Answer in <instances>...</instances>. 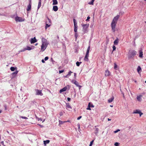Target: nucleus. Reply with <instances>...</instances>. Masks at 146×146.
Listing matches in <instances>:
<instances>
[{"label": "nucleus", "instance_id": "obj_1", "mask_svg": "<svg viewBox=\"0 0 146 146\" xmlns=\"http://www.w3.org/2000/svg\"><path fill=\"white\" fill-rule=\"evenodd\" d=\"M42 44L41 46L40 51L43 52L46 49L49 43L47 40L44 38H42Z\"/></svg>", "mask_w": 146, "mask_h": 146}, {"label": "nucleus", "instance_id": "obj_2", "mask_svg": "<svg viewBox=\"0 0 146 146\" xmlns=\"http://www.w3.org/2000/svg\"><path fill=\"white\" fill-rule=\"evenodd\" d=\"M119 17V15H117L113 19L111 23V27L112 30L113 32L115 31V27L117 23V21Z\"/></svg>", "mask_w": 146, "mask_h": 146}, {"label": "nucleus", "instance_id": "obj_3", "mask_svg": "<svg viewBox=\"0 0 146 146\" xmlns=\"http://www.w3.org/2000/svg\"><path fill=\"white\" fill-rule=\"evenodd\" d=\"M70 86L69 85H68L66 86L61 89L60 90V93H61L63 92L66 91V90H69L70 89Z\"/></svg>", "mask_w": 146, "mask_h": 146}, {"label": "nucleus", "instance_id": "obj_4", "mask_svg": "<svg viewBox=\"0 0 146 146\" xmlns=\"http://www.w3.org/2000/svg\"><path fill=\"white\" fill-rule=\"evenodd\" d=\"M129 57L130 58L134 57L136 54V52L134 50H132L129 52Z\"/></svg>", "mask_w": 146, "mask_h": 146}, {"label": "nucleus", "instance_id": "obj_5", "mask_svg": "<svg viewBox=\"0 0 146 146\" xmlns=\"http://www.w3.org/2000/svg\"><path fill=\"white\" fill-rule=\"evenodd\" d=\"M89 24H82V25L83 27V31L85 32L87 30V29L89 27Z\"/></svg>", "mask_w": 146, "mask_h": 146}, {"label": "nucleus", "instance_id": "obj_6", "mask_svg": "<svg viewBox=\"0 0 146 146\" xmlns=\"http://www.w3.org/2000/svg\"><path fill=\"white\" fill-rule=\"evenodd\" d=\"M72 82L74 84H75L77 87H79V89H80V88L82 87V86H80L79 84V83L76 80H72Z\"/></svg>", "mask_w": 146, "mask_h": 146}, {"label": "nucleus", "instance_id": "obj_7", "mask_svg": "<svg viewBox=\"0 0 146 146\" xmlns=\"http://www.w3.org/2000/svg\"><path fill=\"white\" fill-rule=\"evenodd\" d=\"M15 20L16 21L19 22H22L24 21L22 18L17 16L15 17Z\"/></svg>", "mask_w": 146, "mask_h": 146}, {"label": "nucleus", "instance_id": "obj_8", "mask_svg": "<svg viewBox=\"0 0 146 146\" xmlns=\"http://www.w3.org/2000/svg\"><path fill=\"white\" fill-rule=\"evenodd\" d=\"M36 95L42 96L43 95V94L41 90H36Z\"/></svg>", "mask_w": 146, "mask_h": 146}, {"label": "nucleus", "instance_id": "obj_9", "mask_svg": "<svg viewBox=\"0 0 146 146\" xmlns=\"http://www.w3.org/2000/svg\"><path fill=\"white\" fill-rule=\"evenodd\" d=\"M133 113H139V115L140 116H141V115H142L143 113H141L140 110H135L133 112Z\"/></svg>", "mask_w": 146, "mask_h": 146}, {"label": "nucleus", "instance_id": "obj_10", "mask_svg": "<svg viewBox=\"0 0 146 146\" xmlns=\"http://www.w3.org/2000/svg\"><path fill=\"white\" fill-rule=\"evenodd\" d=\"M31 0L29 1V4L27 7V11H29L31 10Z\"/></svg>", "mask_w": 146, "mask_h": 146}, {"label": "nucleus", "instance_id": "obj_11", "mask_svg": "<svg viewBox=\"0 0 146 146\" xmlns=\"http://www.w3.org/2000/svg\"><path fill=\"white\" fill-rule=\"evenodd\" d=\"M66 109L69 110H70L72 109V108L70 105L69 104V103H66Z\"/></svg>", "mask_w": 146, "mask_h": 146}, {"label": "nucleus", "instance_id": "obj_12", "mask_svg": "<svg viewBox=\"0 0 146 146\" xmlns=\"http://www.w3.org/2000/svg\"><path fill=\"white\" fill-rule=\"evenodd\" d=\"M37 42V40L36 39L35 37H34L33 38H32L31 40V43L33 44Z\"/></svg>", "mask_w": 146, "mask_h": 146}, {"label": "nucleus", "instance_id": "obj_13", "mask_svg": "<svg viewBox=\"0 0 146 146\" xmlns=\"http://www.w3.org/2000/svg\"><path fill=\"white\" fill-rule=\"evenodd\" d=\"M47 20L46 21V23L51 25V20L48 17H47Z\"/></svg>", "mask_w": 146, "mask_h": 146}, {"label": "nucleus", "instance_id": "obj_14", "mask_svg": "<svg viewBox=\"0 0 146 146\" xmlns=\"http://www.w3.org/2000/svg\"><path fill=\"white\" fill-rule=\"evenodd\" d=\"M88 57H89V55H87V54H86L85 56L84 59V60L86 61H87V62L89 60V59L88 58Z\"/></svg>", "mask_w": 146, "mask_h": 146}, {"label": "nucleus", "instance_id": "obj_15", "mask_svg": "<svg viewBox=\"0 0 146 146\" xmlns=\"http://www.w3.org/2000/svg\"><path fill=\"white\" fill-rule=\"evenodd\" d=\"M139 57L140 58H142L143 55V52L142 49L140 50L139 51Z\"/></svg>", "mask_w": 146, "mask_h": 146}, {"label": "nucleus", "instance_id": "obj_16", "mask_svg": "<svg viewBox=\"0 0 146 146\" xmlns=\"http://www.w3.org/2000/svg\"><path fill=\"white\" fill-rule=\"evenodd\" d=\"M110 75V72L108 70H106L105 71V76H107Z\"/></svg>", "mask_w": 146, "mask_h": 146}, {"label": "nucleus", "instance_id": "obj_17", "mask_svg": "<svg viewBox=\"0 0 146 146\" xmlns=\"http://www.w3.org/2000/svg\"><path fill=\"white\" fill-rule=\"evenodd\" d=\"M53 10L55 11H56L58 10V8L56 6H54L53 7Z\"/></svg>", "mask_w": 146, "mask_h": 146}, {"label": "nucleus", "instance_id": "obj_18", "mask_svg": "<svg viewBox=\"0 0 146 146\" xmlns=\"http://www.w3.org/2000/svg\"><path fill=\"white\" fill-rule=\"evenodd\" d=\"M118 39L117 38L113 42L114 44L117 45L118 43Z\"/></svg>", "mask_w": 146, "mask_h": 146}, {"label": "nucleus", "instance_id": "obj_19", "mask_svg": "<svg viewBox=\"0 0 146 146\" xmlns=\"http://www.w3.org/2000/svg\"><path fill=\"white\" fill-rule=\"evenodd\" d=\"M53 3V5H56L58 4V1L57 0H52Z\"/></svg>", "mask_w": 146, "mask_h": 146}, {"label": "nucleus", "instance_id": "obj_20", "mask_svg": "<svg viewBox=\"0 0 146 146\" xmlns=\"http://www.w3.org/2000/svg\"><path fill=\"white\" fill-rule=\"evenodd\" d=\"M142 97V95H139L137 97V99L139 101H140L141 100V97Z\"/></svg>", "mask_w": 146, "mask_h": 146}, {"label": "nucleus", "instance_id": "obj_21", "mask_svg": "<svg viewBox=\"0 0 146 146\" xmlns=\"http://www.w3.org/2000/svg\"><path fill=\"white\" fill-rule=\"evenodd\" d=\"M137 70V72L139 73H140V71H141V67L139 66L138 67Z\"/></svg>", "mask_w": 146, "mask_h": 146}, {"label": "nucleus", "instance_id": "obj_22", "mask_svg": "<svg viewBox=\"0 0 146 146\" xmlns=\"http://www.w3.org/2000/svg\"><path fill=\"white\" fill-rule=\"evenodd\" d=\"M113 99H114V98L113 97H112L111 98L109 99V100H108V102L109 103H111V102H112L113 100Z\"/></svg>", "mask_w": 146, "mask_h": 146}, {"label": "nucleus", "instance_id": "obj_23", "mask_svg": "<svg viewBox=\"0 0 146 146\" xmlns=\"http://www.w3.org/2000/svg\"><path fill=\"white\" fill-rule=\"evenodd\" d=\"M99 129L98 128H96L95 129L94 133L96 135H97L99 132Z\"/></svg>", "mask_w": 146, "mask_h": 146}, {"label": "nucleus", "instance_id": "obj_24", "mask_svg": "<svg viewBox=\"0 0 146 146\" xmlns=\"http://www.w3.org/2000/svg\"><path fill=\"white\" fill-rule=\"evenodd\" d=\"M78 26L77 25L74 26V31L75 33H77Z\"/></svg>", "mask_w": 146, "mask_h": 146}, {"label": "nucleus", "instance_id": "obj_25", "mask_svg": "<svg viewBox=\"0 0 146 146\" xmlns=\"http://www.w3.org/2000/svg\"><path fill=\"white\" fill-rule=\"evenodd\" d=\"M41 1H39L38 5V9L40 7L41 5Z\"/></svg>", "mask_w": 146, "mask_h": 146}, {"label": "nucleus", "instance_id": "obj_26", "mask_svg": "<svg viewBox=\"0 0 146 146\" xmlns=\"http://www.w3.org/2000/svg\"><path fill=\"white\" fill-rule=\"evenodd\" d=\"M50 142V141L49 140H47L44 141V145H46V144Z\"/></svg>", "mask_w": 146, "mask_h": 146}, {"label": "nucleus", "instance_id": "obj_27", "mask_svg": "<svg viewBox=\"0 0 146 146\" xmlns=\"http://www.w3.org/2000/svg\"><path fill=\"white\" fill-rule=\"evenodd\" d=\"M50 25H51L46 23V26L45 27V29H46L48 28L49 27Z\"/></svg>", "mask_w": 146, "mask_h": 146}, {"label": "nucleus", "instance_id": "obj_28", "mask_svg": "<svg viewBox=\"0 0 146 146\" xmlns=\"http://www.w3.org/2000/svg\"><path fill=\"white\" fill-rule=\"evenodd\" d=\"M91 103H89L88 104V107L86 108L87 110H91V109L90 108V106H91Z\"/></svg>", "mask_w": 146, "mask_h": 146}, {"label": "nucleus", "instance_id": "obj_29", "mask_svg": "<svg viewBox=\"0 0 146 146\" xmlns=\"http://www.w3.org/2000/svg\"><path fill=\"white\" fill-rule=\"evenodd\" d=\"M73 22H74V26L77 25V23L76 21V19H73Z\"/></svg>", "mask_w": 146, "mask_h": 146}, {"label": "nucleus", "instance_id": "obj_30", "mask_svg": "<svg viewBox=\"0 0 146 146\" xmlns=\"http://www.w3.org/2000/svg\"><path fill=\"white\" fill-rule=\"evenodd\" d=\"M25 48L26 50H30L32 49L29 46H27Z\"/></svg>", "mask_w": 146, "mask_h": 146}, {"label": "nucleus", "instance_id": "obj_31", "mask_svg": "<svg viewBox=\"0 0 146 146\" xmlns=\"http://www.w3.org/2000/svg\"><path fill=\"white\" fill-rule=\"evenodd\" d=\"M18 72V71L17 70V71H15V72H13L12 74L13 75L15 76L17 74Z\"/></svg>", "mask_w": 146, "mask_h": 146}, {"label": "nucleus", "instance_id": "obj_32", "mask_svg": "<svg viewBox=\"0 0 146 146\" xmlns=\"http://www.w3.org/2000/svg\"><path fill=\"white\" fill-rule=\"evenodd\" d=\"M94 1L95 0H92L90 2H89L88 3V4L89 5H93L94 4Z\"/></svg>", "mask_w": 146, "mask_h": 146}, {"label": "nucleus", "instance_id": "obj_33", "mask_svg": "<svg viewBox=\"0 0 146 146\" xmlns=\"http://www.w3.org/2000/svg\"><path fill=\"white\" fill-rule=\"evenodd\" d=\"M82 63V62H78V61L76 63V65L77 66H79L80 64Z\"/></svg>", "mask_w": 146, "mask_h": 146}, {"label": "nucleus", "instance_id": "obj_34", "mask_svg": "<svg viewBox=\"0 0 146 146\" xmlns=\"http://www.w3.org/2000/svg\"><path fill=\"white\" fill-rule=\"evenodd\" d=\"M15 68L13 67H11L10 68V70L12 71H14L15 70Z\"/></svg>", "mask_w": 146, "mask_h": 146}, {"label": "nucleus", "instance_id": "obj_35", "mask_svg": "<svg viewBox=\"0 0 146 146\" xmlns=\"http://www.w3.org/2000/svg\"><path fill=\"white\" fill-rule=\"evenodd\" d=\"M72 73V72L71 71H70L69 72H68V74H67L69 76H70L71 74Z\"/></svg>", "mask_w": 146, "mask_h": 146}, {"label": "nucleus", "instance_id": "obj_36", "mask_svg": "<svg viewBox=\"0 0 146 146\" xmlns=\"http://www.w3.org/2000/svg\"><path fill=\"white\" fill-rule=\"evenodd\" d=\"M117 65L116 64L114 63V68L115 70H116V68H117Z\"/></svg>", "mask_w": 146, "mask_h": 146}, {"label": "nucleus", "instance_id": "obj_37", "mask_svg": "<svg viewBox=\"0 0 146 146\" xmlns=\"http://www.w3.org/2000/svg\"><path fill=\"white\" fill-rule=\"evenodd\" d=\"M59 124H62L64 123V122H63L62 121H61L60 120H59Z\"/></svg>", "mask_w": 146, "mask_h": 146}, {"label": "nucleus", "instance_id": "obj_38", "mask_svg": "<svg viewBox=\"0 0 146 146\" xmlns=\"http://www.w3.org/2000/svg\"><path fill=\"white\" fill-rule=\"evenodd\" d=\"M114 145L115 146H119V143L117 142H116L115 143Z\"/></svg>", "mask_w": 146, "mask_h": 146}, {"label": "nucleus", "instance_id": "obj_39", "mask_svg": "<svg viewBox=\"0 0 146 146\" xmlns=\"http://www.w3.org/2000/svg\"><path fill=\"white\" fill-rule=\"evenodd\" d=\"M112 48H113V51L115 50L116 48V47L114 45L113 46Z\"/></svg>", "mask_w": 146, "mask_h": 146}, {"label": "nucleus", "instance_id": "obj_40", "mask_svg": "<svg viewBox=\"0 0 146 146\" xmlns=\"http://www.w3.org/2000/svg\"><path fill=\"white\" fill-rule=\"evenodd\" d=\"M93 141L94 140H92V141L90 142L89 146H92V145Z\"/></svg>", "mask_w": 146, "mask_h": 146}, {"label": "nucleus", "instance_id": "obj_41", "mask_svg": "<svg viewBox=\"0 0 146 146\" xmlns=\"http://www.w3.org/2000/svg\"><path fill=\"white\" fill-rule=\"evenodd\" d=\"M64 72V70H59V74H61V73L63 72Z\"/></svg>", "mask_w": 146, "mask_h": 146}, {"label": "nucleus", "instance_id": "obj_42", "mask_svg": "<svg viewBox=\"0 0 146 146\" xmlns=\"http://www.w3.org/2000/svg\"><path fill=\"white\" fill-rule=\"evenodd\" d=\"M78 35L77 33H75V37L76 38L78 37Z\"/></svg>", "mask_w": 146, "mask_h": 146}, {"label": "nucleus", "instance_id": "obj_43", "mask_svg": "<svg viewBox=\"0 0 146 146\" xmlns=\"http://www.w3.org/2000/svg\"><path fill=\"white\" fill-rule=\"evenodd\" d=\"M90 19V17L88 16L87 17V19L86 20V21H89V19Z\"/></svg>", "mask_w": 146, "mask_h": 146}, {"label": "nucleus", "instance_id": "obj_44", "mask_svg": "<svg viewBox=\"0 0 146 146\" xmlns=\"http://www.w3.org/2000/svg\"><path fill=\"white\" fill-rule=\"evenodd\" d=\"M48 59V56H46V57H45L44 59V60L45 61H46V60H47Z\"/></svg>", "mask_w": 146, "mask_h": 146}, {"label": "nucleus", "instance_id": "obj_45", "mask_svg": "<svg viewBox=\"0 0 146 146\" xmlns=\"http://www.w3.org/2000/svg\"><path fill=\"white\" fill-rule=\"evenodd\" d=\"M120 131V130L119 129H118L116 130V131H114V133H117L119 131Z\"/></svg>", "mask_w": 146, "mask_h": 146}, {"label": "nucleus", "instance_id": "obj_46", "mask_svg": "<svg viewBox=\"0 0 146 146\" xmlns=\"http://www.w3.org/2000/svg\"><path fill=\"white\" fill-rule=\"evenodd\" d=\"M26 50V48H23V49L21 50V52H23V51H25V50Z\"/></svg>", "mask_w": 146, "mask_h": 146}, {"label": "nucleus", "instance_id": "obj_47", "mask_svg": "<svg viewBox=\"0 0 146 146\" xmlns=\"http://www.w3.org/2000/svg\"><path fill=\"white\" fill-rule=\"evenodd\" d=\"M21 118L24 119H27V117L24 116H21Z\"/></svg>", "mask_w": 146, "mask_h": 146}, {"label": "nucleus", "instance_id": "obj_48", "mask_svg": "<svg viewBox=\"0 0 146 146\" xmlns=\"http://www.w3.org/2000/svg\"><path fill=\"white\" fill-rule=\"evenodd\" d=\"M81 118H82V116H80L79 117H78L77 118V119L78 120H79Z\"/></svg>", "mask_w": 146, "mask_h": 146}, {"label": "nucleus", "instance_id": "obj_49", "mask_svg": "<svg viewBox=\"0 0 146 146\" xmlns=\"http://www.w3.org/2000/svg\"><path fill=\"white\" fill-rule=\"evenodd\" d=\"M89 51L87 50L86 53V54L89 55Z\"/></svg>", "mask_w": 146, "mask_h": 146}, {"label": "nucleus", "instance_id": "obj_50", "mask_svg": "<svg viewBox=\"0 0 146 146\" xmlns=\"http://www.w3.org/2000/svg\"><path fill=\"white\" fill-rule=\"evenodd\" d=\"M90 46H89L87 48V50L88 51H90Z\"/></svg>", "mask_w": 146, "mask_h": 146}, {"label": "nucleus", "instance_id": "obj_51", "mask_svg": "<svg viewBox=\"0 0 146 146\" xmlns=\"http://www.w3.org/2000/svg\"><path fill=\"white\" fill-rule=\"evenodd\" d=\"M67 100H68V101H70V98H67Z\"/></svg>", "mask_w": 146, "mask_h": 146}, {"label": "nucleus", "instance_id": "obj_52", "mask_svg": "<svg viewBox=\"0 0 146 146\" xmlns=\"http://www.w3.org/2000/svg\"><path fill=\"white\" fill-rule=\"evenodd\" d=\"M63 113L62 112H60V116L62 115H63Z\"/></svg>", "mask_w": 146, "mask_h": 146}, {"label": "nucleus", "instance_id": "obj_53", "mask_svg": "<svg viewBox=\"0 0 146 146\" xmlns=\"http://www.w3.org/2000/svg\"><path fill=\"white\" fill-rule=\"evenodd\" d=\"M69 77V76L67 75L64 76V77L66 78H68Z\"/></svg>", "mask_w": 146, "mask_h": 146}, {"label": "nucleus", "instance_id": "obj_54", "mask_svg": "<svg viewBox=\"0 0 146 146\" xmlns=\"http://www.w3.org/2000/svg\"><path fill=\"white\" fill-rule=\"evenodd\" d=\"M91 106H90V107H92V108H93L94 107V106H93L92 104H91Z\"/></svg>", "mask_w": 146, "mask_h": 146}, {"label": "nucleus", "instance_id": "obj_55", "mask_svg": "<svg viewBox=\"0 0 146 146\" xmlns=\"http://www.w3.org/2000/svg\"><path fill=\"white\" fill-rule=\"evenodd\" d=\"M5 110H7V106L6 105H5L4 106Z\"/></svg>", "mask_w": 146, "mask_h": 146}, {"label": "nucleus", "instance_id": "obj_56", "mask_svg": "<svg viewBox=\"0 0 146 146\" xmlns=\"http://www.w3.org/2000/svg\"><path fill=\"white\" fill-rule=\"evenodd\" d=\"M76 73H74V77L75 78H76Z\"/></svg>", "mask_w": 146, "mask_h": 146}, {"label": "nucleus", "instance_id": "obj_57", "mask_svg": "<svg viewBox=\"0 0 146 146\" xmlns=\"http://www.w3.org/2000/svg\"><path fill=\"white\" fill-rule=\"evenodd\" d=\"M42 62L43 63H44L45 62L44 60L43 59L42 60Z\"/></svg>", "mask_w": 146, "mask_h": 146}, {"label": "nucleus", "instance_id": "obj_58", "mask_svg": "<svg viewBox=\"0 0 146 146\" xmlns=\"http://www.w3.org/2000/svg\"><path fill=\"white\" fill-rule=\"evenodd\" d=\"M38 120L39 121V120H40L41 121L42 120V119L41 118H39L38 119Z\"/></svg>", "mask_w": 146, "mask_h": 146}, {"label": "nucleus", "instance_id": "obj_59", "mask_svg": "<svg viewBox=\"0 0 146 146\" xmlns=\"http://www.w3.org/2000/svg\"><path fill=\"white\" fill-rule=\"evenodd\" d=\"M108 121H111V119H109V118H108Z\"/></svg>", "mask_w": 146, "mask_h": 146}, {"label": "nucleus", "instance_id": "obj_60", "mask_svg": "<svg viewBox=\"0 0 146 146\" xmlns=\"http://www.w3.org/2000/svg\"><path fill=\"white\" fill-rule=\"evenodd\" d=\"M39 125L41 127H42V125H40V124H39Z\"/></svg>", "mask_w": 146, "mask_h": 146}, {"label": "nucleus", "instance_id": "obj_61", "mask_svg": "<svg viewBox=\"0 0 146 146\" xmlns=\"http://www.w3.org/2000/svg\"><path fill=\"white\" fill-rule=\"evenodd\" d=\"M122 94H123V98H124V94L123 93H122Z\"/></svg>", "mask_w": 146, "mask_h": 146}, {"label": "nucleus", "instance_id": "obj_62", "mask_svg": "<svg viewBox=\"0 0 146 146\" xmlns=\"http://www.w3.org/2000/svg\"><path fill=\"white\" fill-rule=\"evenodd\" d=\"M2 111V110H0V113H1Z\"/></svg>", "mask_w": 146, "mask_h": 146}, {"label": "nucleus", "instance_id": "obj_63", "mask_svg": "<svg viewBox=\"0 0 146 146\" xmlns=\"http://www.w3.org/2000/svg\"><path fill=\"white\" fill-rule=\"evenodd\" d=\"M0 15H3L2 14H1V13H0Z\"/></svg>", "mask_w": 146, "mask_h": 146}, {"label": "nucleus", "instance_id": "obj_64", "mask_svg": "<svg viewBox=\"0 0 146 146\" xmlns=\"http://www.w3.org/2000/svg\"><path fill=\"white\" fill-rule=\"evenodd\" d=\"M110 107H113V106H112V105H110Z\"/></svg>", "mask_w": 146, "mask_h": 146}]
</instances>
